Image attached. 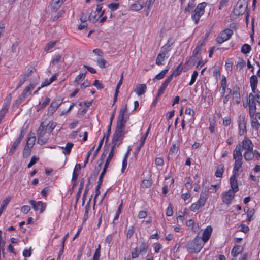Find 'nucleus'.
I'll use <instances>...</instances> for the list:
<instances>
[{
    "mask_svg": "<svg viewBox=\"0 0 260 260\" xmlns=\"http://www.w3.org/2000/svg\"><path fill=\"white\" fill-rule=\"evenodd\" d=\"M200 233L192 240L189 241L186 244V248L187 251L189 253H198L203 247L204 244L200 236Z\"/></svg>",
    "mask_w": 260,
    "mask_h": 260,
    "instance_id": "nucleus-1",
    "label": "nucleus"
},
{
    "mask_svg": "<svg viewBox=\"0 0 260 260\" xmlns=\"http://www.w3.org/2000/svg\"><path fill=\"white\" fill-rule=\"evenodd\" d=\"M125 124L120 123H116V127L115 133L113 136L112 139V146L114 147H118L119 145L122 143L124 136L125 134L124 131Z\"/></svg>",
    "mask_w": 260,
    "mask_h": 260,
    "instance_id": "nucleus-2",
    "label": "nucleus"
},
{
    "mask_svg": "<svg viewBox=\"0 0 260 260\" xmlns=\"http://www.w3.org/2000/svg\"><path fill=\"white\" fill-rule=\"evenodd\" d=\"M208 193L207 191H202L198 200L192 203L190 207V210L192 212H196L203 207L208 199Z\"/></svg>",
    "mask_w": 260,
    "mask_h": 260,
    "instance_id": "nucleus-3",
    "label": "nucleus"
},
{
    "mask_svg": "<svg viewBox=\"0 0 260 260\" xmlns=\"http://www.w3.org/2000/svg\"><path fill=\"white\" fill-rule=\"evenodd\" d=\"M206 5L207 4L205 2L199 4L191 14V18L196 24H198L201 17L204 14Z\"/></svg>",
    "mask_w": 260,
    "mask_h": 260,
    "instance_id": "nucleus-4",
    "label": "nucleus"
},
{
    "mask_svg": "<svg viewBox=\"0 0 260 260\" xmlns=\"http://www.w3.org/2000/svg\"><path fill=\"white\" fill-rule=\"evenodd\" d=\"M36 85L35 84H30L26 86L15 101V105L18 106L22 103L24 101L26 97L30 94L31 91L35 87Z\"/></svg>",
    "mask_w": 260,
    "mask_h": 260,
    "instance_id": "nucleus-5",
    "label": "nucleus"
},
{
    "mask_svg": "<svg viewBox=\"0 0 260 260\" xmlns=\"http://www.w3.org/2000/svg\"><path fill=\"white\" fill-rule=\"evenodd\" d=\"M247 8V5L244 0H239L238 1L233 12L235 15L240 16L244 13Z\"/></svg>",
    "mask_w": 260,
    "mask_h": 260,
    "instance_id": "nucleus-6",
    "label": "nucleus"
},
{
    "mask_svg": "<svg viewBox=\"0 0 260 260\" xmlns=\"http://www.w3.org/2000/svg\"><path fill=\"white\" fill-rule=\"evenodd\" d=\"M233 34V31L232 29L226 28L220 33V36L216 38V42L219 44H222L228 40Z\"/></svg>",
    "mask_w": 260,
    "mask_h": 260,
    "instance_id": "nucleus-7",
    "label": "nucleus"
},
{
    "mask_svg": "<svg viewBox=\"0 0 260 260\" xmlns=\"http://www.w3.org/2000/svg\"><path fill=\"white\" fill-rule=\"evenodd\" d=\"M238 128L239 134L240 136L243 135L246 132V115L244 113H241L238 117Z\"/></svg>",
    "mask_w": 260,
    "mask_h": 260,
    "instance_id": "nucleus-8",
    "label": "nucleus"
},
{
    "mask_svg": "<svg viewBox=\"0 0 260 260\" xmlns=\"http://www.w3.org/2000/svg\"><path fill=\"white\" fill-rule=\"evenodd\" d=\"M249 116L252 117L253 115H255L256 111V104L254 102V95L253 93H250L249 95Z\"/></svg>",
    "mask_w": 260,
    "mask_h": 260,
    "instance_id": "nucleus-9",
    "label": "nucleus"
},
{
    "mask_svg": "<svg viewBox=\"0 0 260 260\" xmlns=\"http://www.w3.org/2000/svg\"><path fill=\"white\" fill-rule=\"evenodd\" d=\"M127 111V105H125L124 108L120 109L117 123L119 122L120 123L125 124L126 122L129 119V116L127 115H125Z\"/></svg>",
    "mask_w": 260,
    "mask_h": 260,
    "instance_id": "nucleus-10",
    "label": "nucleus"
},
{
    "mask_svg": "<svg viewBox=\"0 0 260 260\" xmlns=\"http://www.w3.org/2000/svg\"><path fill=\"white\" fill-rule=\"evenodd\" d=\"M169 50H161L160 52L158 54L156 59V64L160 66L164 64V61L169 57Z\"/></svg>",
    "mask_w": 260,
    "mask_h": 260,
    "instance_id": "nucleus-11",
    "label": "nucleus"
},
{
    "mask_svg": "<svg viewBox=\"0 0 260 260\" xmlns=\"http://www.w3.org/2000/svg\"><path fill=\"white\" fill-rule=\"evenodd\" d=\"M29 203L36 211H40V213L43 212L46 207L45 203L42 201L36 202L35 201L31 200L29 201Z\"/></svg>",
    "mask_w": 260,
    "mask_h": 260,
    "instance_id": "nucleus-12",
    "label": "nucleus"
},
{
    "mask_svg": "<svg viewBox=\"0 0 260 260\" xmlns=\"http://www.w3.org/2000/svg\"><path fill=\"white\" fill-rule=\"evenodd\" d=\"M235 193L232 190L224 192L221 197L222 202L224 204H230L235 197Z\"/></svg>",
    "mask_w": 260,
    "mask_h": 260,
    "instance_id": "nucleus-13",
    "label": "nucleus"
},
{
    "mask_svg": "<svg viewBox=\"0 0 260 260\" xmlns=\"http://www.w3.org/2000/svg\"><path fill=\"white\" fill-rule=\"evenodd\" d=\"M241 144V149L246 151L253 150V144L251 141L247 137H245L242 141Z\"/></svg>",
    "mask_w": 260,
    "mask_h": 260,
    "instance_id": "nucleus-14",
    "label": "nucleus"
},
{
    "mask_svg": "<svg viewBox=\"0 0 260 260\" xmlns=\"http://www.w3.org/2000/svg\"><path fill=\"white\" fill-rule=\"evenodd\" d=\"M24 136V134L23 131H21L20 134L19 135V137L16 139V140L13 144L12 147H11L9 154L11 155H12L14 152L15 151L17 148L20 145L21 141L23 139Z\"/></svg>",
    "mask_w": 260,
    "mask_h": 260,
    "instance_id": "nucleus-15",
    "label": "nucleus"
},
{
    "mask_svg": "<svg viewBox=\"0 0 260 260\" xmlns=\"http://www.w3.org/2000/svg\"><path fill=\"white\" fill-rule=\"evenodd\" d=\"M251 119V126L253 129H258V126H260V112H257L255 115L250 117Z\"/></svg>",
    "mask_w": 260,
    "mask_h": 260,
    "instance_id": "nucleus-16",
    "label": "nucleus"
},
{
    "mask_svg": "<svg viewBox=\"0 0 260 260\" xmlns=\"http://www.w3.org/2000/svg\"><path fill=\"white\" fill-rule=\"evenodd\" d=\"M212 230L213 229L211 226H207L206 228L204 230L202 234V237H201V238L202 240V242L204 243V244L209 239L211 235Z\"/></svg>",
    "mask_w": 260,
    "mask_h": 260,
    "instance_id": "nucleus-17",
    "label": "nucleus"
},
{
    "mask_svg": "<svg viewBox=\"0 0 260 260\" xmlns=\"http://www.w3.org/2000/svg\"><path fill=\"white\" fill-rule=\"evenodd\" d=\"M233 158L235 160H242L241 144H238L236 146L233 151Z\"/></svg>",
    "mask_w": 260,
    "mask_h": 260,
    "instance_id": "nucleus-18",
    "label": "nucleus"
},
{
    "mask_svg": "<svg viewBox=\"0 0 260 260\" xmlns=\"http://www.w3.org/2000/svg\"><path fill=\"white\" fill-rule=\"evenodd\" d=\"M12 97L11 95L9 94L6 98L7 101L5 102L1 110H0V116L4 117L6 113L8 111V107L9 106L10 101L11 100Z\"/></svg>",
    "mask_w": 260,
    "mask_h": 260,
    "instance_id": "nucleus-19",
    "label": "nucleus"
},
{
    "mask_svg": "<svg viewBox=\"0 0 260 260\" xmlns=\"http://www.w3.org/2000/svg\"><path fill=\"white\" fill-rule=\"evenodd\" d=\"M32 73V70H28L25 72L24 74L22 75V78L20 79L19 83L17 85V86L16 88V90H17L27 80V79L31 76Z\"/></svg>",
    "mask_w": 260,
    "mask_h": 260,
    "instance_id": "nucleus-20",
    "label": "nucleus"
},
{
    "mask_svg": "<svg viewBox=\"0 0 260 260\" xmlns=\"http://www.w3.org/2000/svg\"><path fill=\"white\" fill-rule=\"evenodd\" d=\"M66 1V0H52L50 4V8L55 12Z\"/></svg>",
    "mask_w": 260,
    "mask_h": 260,
    "instance_id": "nucleus-21",
    "label": "nucleus"
},
{
    "mask_svg": "<svg viewBox=\"0 0 260 260\" xmlns=\"http://www.w3.org/2000/svg\"><path fill=\"white\" fill-rule=\"evenodd\" d=\"M250 84L251 88L252 91L253 93L257 92L256 90L258 85L257 77L255 75H252L250 78Z\"/></svg>",
    "mask_w": 260,
    "mask_h": 260,
    "instance_id": "nucleus-22",
    "label": "nucleus"
},
{
    "mask_svg": "<svg viewBox=\"0 0 260 260\" xmlns=\"http://www.w3.org/2000/svg\"><path fill=\"white\" fill-rule=\"evenodd\" d=\"M237 176H232L230 178V182L231 185V189L234 193L237 192L239 190L237 184Z\"/></svg>",
    "mask_w": 260,
    "mask_h": 260,
    "instance_id": "nucleus-23",
    "label": "nucleus"
},
{
    "mask_svg": "<svg viewBox=\"0 0 260 260\" xmlns=\"http://www.w3.org/2000/svg\"><path fill=\"white\" fill-rule=\"evenodd\" d=\"M242 160H235L232 176L239 177V171L242 167Z\"/></svg>",
    "mask_w": 260,
    "mask_h": 260,
    "instance_id": "nucleus-24",
    "label": "nucleus"
},
{
    "mask_svg": "<svg viewBox=\"0 0 260 260\" xmlns=\"http://www.w3.org/2000/svg\"><path fill=\"white\" fill-rule=\"evenodd\" d=\"M201 51V49L199 47H196L193 51L192 55L189 58L188 62H195L200 59V54Z\"/></svg>",
    "mask_w": 260,
    "mask_h": 260,
    "instance_id": "nucleus-25",
    "label": "nucleus"
},
{
    "mask_svg": "<svg viewBox=\"0 0 260 260\" xmlns=\"http://www.w3.org/2000/svg\"><path fill=\"white\" fill-rule=\"evenodd\" d=\"M60 105V103H59V102L55 101H52L50 106L49 107L48 109V114H52L53 113H54Z\"/></svg>",
    "mask_w": 260,
    "mask_h": 260,
    "instance_id": "nucleus-26",
    "label": "nucleus"
},
{
    "mask_svg": "<svg viewBox=\"0 0 260 260\" xmlns=\"http://www.w3.org/2000/svg\"><path fill=\"white\" fill-rule=\"evenodd\" d=\"M147 90V86L145 84H139L135 89V92L138 95H141L144 94Z\"/></svg>",
    "mask_w": 260,
    "mask_h": 260,
    "instance_id": "nucleus-27",
    "label": "nucleus"
},
{
    "mask_svg": "<svg viewBox=\"0 0 260 260\" xmlns=\"http://www.w3.org/2000/svg\"><path fill=\"white\" fill-rule=\"evenodd\" d=\"M104 14V10L100 14H98L95 12H92L90 13V15L89 16V19L92 22H96L100 18L102 17Z\"/></svg>",
    "mask_w": 260,
    "mask_h": 260,
    "instance_id": "nucleus-28",
    "label": "nucleus"
},
{
    "mask_svg": "<svg viewBox=\"0 0 260 260\" xmlns=\"http://www.w3.org/2000/svg\"><path fill=\"white\" fill-rule=\"evenodd\" d=\"M149 244L145 242H142L138 248L139 253L141 254H145L147 253V250L149 248Z\"/></svg>",
    "mask_w": 260,
    "mask_h": 260,
    "instance_id": "nucleus-29",
    "label": "nucleus"
},
{
    "mask_svg": "<svg viewBox=\"0 0 260 260\" xmlns=\"http://www.w3.org/2000/svg\"><path fill=\"white\" fill-rule=\"evenodd\" d=\"M171 81L170 80V79H168V78L164 81V82L162 83L158 91L157 95V96L161 95V94H162L164 93L165 89H166L167 86L168 85V84H169V83Z\"/></svg>",
    "mask_w": 260,
    "mask_h": 260,
    "instance_id": "nucleus-30",
    "label": "nucleus"
},
{
    "mask_svg": "<svg viewBox=\"0 0 260 260\" xmlns=\"http://www.w3.org/2000/svg\"><path fill=\"white\" fill-rule=\"evenodd\" d=\"M47 126V123H46L45 122H42L38 128L37 135H48V134L46 133Z\"/></svg>",
    "mask_w": 260,
    "mask_h": 260,
    "instance_id": "nucleus-31",
    "label": "nucleus"
},
{
    "mask_svg": "<svg viewBox=\"0 0 260 260\" xmlns=\"http://www.w3.org/2000/svg\"><path fill=\"white\" fill-rule=\"evenodd\" d=\"M104 176H102L101 175L99 177V181H98V185L96 187V188H95V197H94V204H95V202H96V198L98 197V196L100 194V189L101 187V185H102V182H103V178Z\"/></svg>",
    "mask_w": 260,
    "mask_h": 260,
    "instance_id": "nucleus-32",
    "label": "nucleus"
},
{
    "mask_svg": "<svg viewBox=\"0 0 260 260\" xmlns=\"http://www.w3.org/2000/svg\"><path fill=\"white\" fill-rule=\"evenodd\" d=\"M73 145H74L72 143L68 142L66 144L64 147L60 146H59L58 147L63 150V153L64 154L68 155L70 154Z\"/></svg>",
    "mask_w": 260,
    "mask_h": 260,
    "instance_id": "nucleus-33",
    "label": "nucleus"
},
{
    "mask_svg": "<svg viewBox=\"0 0 260 260\" xmlns=\"http://www.w3.org/2000/svg\"><path fill=\"white\" fill-rule=\"evenodd\" d=\"M97 64L100 68H105L109 66L108 62L104 58H98L96 59Z\"/></svg>",
    "mask_w": 260,
    "mask_h": 260,
    "instance_id": "nucleus-34",
    "label": "nucleus"
},
{
    "mask_svg": "<svg viewBox=\"0 0 260 260\" xmlns=\"http://www.w3.org/2000/svg\"><path fill=\"white\" fill-rule=\"evenodd\" d=\"M61 61H63V58L62 56L60 54H56L52 57L50 64L55 65Z\"/></svg>",
    "mask_w": 260,
    "mask_h": 260,
    "instance_id": "nucleus-35",
    "label": "nucleus"
},
{
    "mask_svg": "<svg viewBox=\"0 0 260 260\" xmlns=\"http://www.w3.org/2000/svg\"><path fill=\"white\" fill-rule=\"evenodd\" d=\"M182 72V69L180 67V65L177 66V67L174 70L173 73L167 78L170 79L172 81L173 77H176L180 75Z\"/></svg>",
    "mask_w": 260,
    "mask_h": 260,
    "instance_id": "nucleus-36",
    "label": "nucleus"
},
{
    "mask_svg": "<svg viewBox=\"0 0 260 260\" xmlns=\"http://www.w3.org/2000/svg\"><path fill=\"white\" fill-rule=\"evenodd\" d=\"M243 156L246 160L249 161L253 159L254 153L253 152V150H248L244 153Z\"/></svg>",
    "mask_w": 260,
    "mask_h": 260,
    "instance_id": "nucleus-37",
    "label": "nucleus"
},
{
    "mask_svg": "<svg viewBox=\"0 0 260 260\" xmlns=\"http://www.w3.org/2000/svg\"><path fill=\"white\" fill-rule=\"evenodd\" d=\"M67 8L66 7H63L60 11H59L57 14L53 17V21H56L60 17H63L67 11Z\"/></svg>",
    "mask_w": 260,
    "mask_h": 260,
    "instance_id": "nucleus-38",
    "label": "nucleus"
},
{
    "mask_svg": "<svg viewBox=\"0 0 260 260\" xmlns=\"http://www.w3.org/2000/svg\"><path fill=\"white\" fill-rule=\"evenodd\" d=\"M57 79L56 75L53 76L51 78L49 79H46L45 81L43 82L41 84V87L47 86L51 84L54 81Z\"/></svg>",
    "mask_w": 260,
    "mask_h": 260,
    "instance_id": "nucleus-39",
    "label": "nucleus"
},
{
    "mask_svg": "<svg viewBox=\"0 0 260 260\" xmlns=\"http://www.w3.org/2000/svg\"><path fill=\"white\" fill-rule=\"evenodd\" d=\"M224 170L222 165H219L216 169L215 175L216 177H221Z\"/></svg>",
    "mask_w": 260,
    "mask_h": 260,
    "instance_id": "nucleus-40",
    "label": "nucleus"
},
{
    "mask_svg": "<svg viewBox=\"0 0 260 260\" xmlns=\"http://www.w3.org/2000/svg\"><path fill=\"white\" fill-rule=\"evenodd\" d=\"M233 95V100L234 103L239 104L240 102V94L239 90L238 89L234 90Z\"/></svg>",
    "mask_w": 260,
    "mask_h": 260,
    "instance_id": "nucleus-41",
    "label": "nucleus"
},
{
    "mask_svg": "<svg viewBox=\"0 0 260 260\" xmlns=\"http://www.w3.org/2000/svg\"><path fill=\"white\" fill-rule=\"evenodd\" d=\"M38 137V143L40 145L45 144L49 139V135H37Z\"/></svg>",
    "mask_w": 260,
    "mask_h": 260,
    "instance_id": "nucleus-42",
    "label": "nucleus"
},
{
    "mask_svg": "<svg viewBox=\"0 0 260 260\" xmlns=\"http://www.w3.org/2000/svg\"><path fill=\"white\" fill-rule=\"evenodd\" d=\"M168 71H169V69H165V70H162L160 72V73H159V74H158L157 75H156L155 78L153 79V81H154L155 80H160V79H162V78H164L165 76L168 73Z\"/></svg>",
    "mask_w": 260,
    "mask_h": 260,
    "instance_id": "nucleus-43",
    "label": "nucleus"
},
{
    "mask_svg": "<svg viewBox=\"0 0 260 260\" xmlns=\"http://www.w3.org/2000/svg\"><path fill=\"white\" fill-rule=\"evenodd\" d=\"M105 137H106V135L105 134L103 138L100 141L98 147L97 148V149H96V150L94 151V152L93 154V155L92 157V160H94L95 159V158L96 157V156H97V155H98V154L103 145L104 139Z\"/></svg>",
    "mask_w": 260,
    "mask_h": 260,
    "instance_id": "nucleus-44",
    "label": "nucleus"
},
{
    "mask_svg": "<svg viewBox=\"0 0 260 260\" xmlns=\"http://www.w3.org/2000/svg\"><path fill=\"white\" fill-rule=\"evenodd\" d=\"M226 88V80L225 78L224 77L221 80V84L220 86V90L221 91V94L222 96H223L225 92V90Z\"/></svg>",
    "mask_w": 260,
    "mask_h": 260,
    "instance_id": "nucleus-45",
    "label": "nucleus"
},
{
    "mask_svg": "<svg viewBox=\"0 0 260 260\" xmlns=\"http://www.w3.org/2000/svg\"><path fill=\"white\" fill-rule=\"evenodd\" d=\"M251 50V46L249 44H245L242 46L241 51L243 54H246L249 53Z\"/></svg>",
    "mask_w": 260,
    "mask_h": 260,
    "instance_id": "nucleus-46",
    "label": "nucleus"
},
{
    "mask_svg": "<svg viewBox=\"0 0 260 260\" xmlns=\"http://www.w3.org/2000/svg\"><path fill=\"white\" fill-rule=\"evenodd\" d=\"M196 5V4L195 3L194 0L189 1V2L188 3L187 6L185 9V12H190L191 10H192L194 8Z\"/></svg>",
    "mask_w": 260,
    "mask_h": 260,
    "instance_id": "nucleus-47",
    "label": "nucleus"
},
{
    "mask_svg": "<svg viewBox=\"0 0 260 260\" xmlns=\"http://www.w3.org/2000/svg\"><path fill=\"white\" fill-rule=\"evenodd\" d=\"M36 138L35 137H30L28 138L25 146L28 148H32L35 144Z\"/></svg>",
    "mask_w": 260,
    "mask_h": 260,
    "instance_id": "nucleus-48",
    "label": "nucleus"
},
{
    "mask_svg": "<svg viewBox=\"0 0 260 260\" xmlns=\"http://www.w3.org/2000/svg\"><path fill=\"white\" fill-rule=\"evenodd\" d=\"M129 153V151H128L126 154L125 155L123 159V160H122V168H121V172L122 173L124 172V170H125L126 167H127V157H128V155Z\"/></svg>",
    "mask_w": 260,
    "mask_h": 260,
    "instance_id": "nucleus-49",
    "label": "nucleus"
},
{
    "mask_svg": "<svg viewBox=\"0 0 260 260\" xmlns=\"http://www.w3.org/2000/svg\"><path fill=\"white\" fill-rule=\"evenodd\" d=\"M245 61L242 58H239L237 63V68L239 70H241L245 66Z\"/></svg>",
    "mask_w": 260,
    "mask_h": 260,
    "instance_id": "nucleus-50",
    "label": "nucleus"
},
{
    "mask_svg": "<svg viewBox=\"0 0 260 260\" xmlns=\"http://www.w3.org/2000/svg\"><path fill=\"white\" fill-rule=\"evenodd\" d=\"M89 12L88 11H83L82 13V15L80 18V20L82 22H85L87 21V19H89Z\"/></svg>",
    "mask_w": 260,
    "mask_h": 260,
    "instance_id": "nucleus-51",
    "label": "nucleus"
},
{
    "mask_svg": "<svg viewBox=\"0 0 260 260\" xmlns=\"http://www.w3.org/2000/svg\"><path fill=\"white\" fill-rule=\"evenodd\" d=\"M141 254L139 253V251L137 247L133 248L131 252L132 258L133 259L137 258L139 257V255Z\"/></svg>",
    "mask_w": 260,
    "mask_h": 260,
    "instance_id": "nucleus-52",
    "label": "nucleus"
},
{
    "mask_svg": "<svg viewBox=\"0 0 260 260\" xmlns=\"http://www.w3.org/2000/svg\"><path fill=\"white\" fill-rule=\"evenodd\" d=\"M152 183L150 180L145 179L142 181L141 186L142 188H147L150 187Z\"/></svg>",
    "mask_w": 260,
    "mask_h": 260,
    "instance_id": "nucleus-53",
    "label": "nucleus"
},
{
    "mask_svg": "<svg viewBox=\"0 0 260 260\" xmlns=\"http://www.w3.org/2000/svg\"><path fill=\"white\" fill-rule=\"evenodd\" d=\"M56 42H50L48 43L47 45L44 48V51L47 52L49 51L50 49L53 48L56 45Z\"/></svg>",
    "mask_w": 260,
    "mask_h": 260,
    "instance_id": "nucleus-54",
    "label": "nucleus"
},
{
    "mask_svg": "<svg viewBox=\"0 0 260 260\" xmlns=\"http://www.w3.org/2000/svg\"><path fill=\"white\" fill-rule=\"evenodd\" d=\"M198 76V72L197 71H194L191 75V80H190V81L189 84V85L190 86H191L194 84V83L195 82V81L197 79Z\"/></svg>",
    "mask_w": 260,
    "mask_h": 260,
    "instance_id": "nucleus-55",
    "label": "nucleus"
},
{
    "mask_svg": "<svg viewBox=\"0 0 260 260\" xmlns=\"http://www.w3.org/2000/svg\"><path fill=\"white\" fill-rule=\"evenodd\" d=\"M142 8V6L139 3L133 4L131 6V9L134 11H139Z\"/></svg>",
    "mask_w": 260,
    "mask_h": 260,
    "instance_id": "nucleus-56",
    "label": "nucleus"
},
{
    "mask_svg": "<svg viewBox=\"0 0 260 260\" xmlns=\"http://www.w3.org/2000/svg\"><path fill=\"white\" fill-rule=\"evenodd\" d=\"M85 77V73H80L76 77L75 80V83L76 84H79L80 83V81L81 79H84Z\"/></svg>",
    "mask_w": 260,
    "mask_h": 260,
    "instance_id": "nucleus-57",
    "label": "nucleus"
},
{
    "mask_svg": "<svg viewBox=\"0 0 260 260\" xmlns=\"http://www.w3.org/2000/svg\"><path fill=\"white\" fill-rule=\"evenodd\" d=\"M11 197H8L6 198L5 199H4L2 202V204L0 208L3 209L4 210L5 209L6 206L9 203L10 201L11 200Z\"/></svg>",
    "mask_w": 260,
    "mask_h": 260,
    "instance_id": "nucleus-58",
    "label": "nucleus"
},
{
    "mask_svg": "<svg viewBox=\"0 0 260 260\" xmlns=\"http://www.w3.org/2000/svg\"><path fill=\"white\" fill-rule=\"evenodd\" d=\"M100 257V245H99L98 248L95 250L93 255L92 260H99Z\"/></svg>",
    "mask_w": 260,
    "mask_h": 260,
    "instance_id": "nucleus-59",
    "label": "nucleus"
},
{
    "mask_svg": "<svg viewBox=\"0 0 260 260\" xmlns=\"http://www.w3.org/2000/svg\"><path fill=\"white\" fill-rule=\"evenodd\" d=\"M50 102V99L49 98L46 97L45 98L44 100L40 103V106L41 108H44L47 105H48L49 102Z\"/></svg>",
    "mask_w": 260,
    "mask_h": 260,
    "instance_id": "nucleus-60",
    "label": "nucleus"
},
{
    "mask_svg": "<svg viewBox=\"0 0 260 260\" xmlns=\"http://www.w3.org/2000/svg\"><path fill=\"white\" fill-rule=\"evenodd\" d=\"M231 123V119L230 117L226 116L223 118V125L224 126H228L230 125Z\"/></svg>",
    "mask_w": 260,
    "mask_h": 260,
    "instance_id": "nucleus-61",
    "label": "nucleus"
},
{
    "mask_svg": "<svg viewBox=\"0 0 260 260\" xmlns=\"http://www.w3.org/2000/svg\"><path fill=\"white\" fill-rule=\"evenodd\" d=\"M240 247L239 246H234L232 250V254L233 256H237L240 253Z\"/></svg>",
    "mask_w": 260,
    "mask_h": 260,
    "instance_id": "nucleus-62",
    "label": "nucleus"
},
{
    "mask_svg": "<svg viewBox=\"0 0 260 260\" xmlns=\"http://www.w3.org/2000/svg\"><path fill=\"white\" fill-rule=\"evenodd\" d=\"M39 160V158L36 156H33L31 157L30 162L27 165V167L28 168L32 167L34 165H35L38 161Z\"/></svg>",
    "mask_w": 260,
    "mask_h": 260,
    "instance_id": "nucleus-63",
    "label": "nucleus"
},
{
    "mask_svg": "<svg viewBox=\"0 0 260 260\" xmlns=\"http://www.w3.org/2000/svg\"><path fill=\"white\" fill-rule=\"evenodd\" d=\"M255 213V211L254 209L250 210L249 212L247 213V221L250 222L253 220V216Z\"/></svg>",
    "mask_w": 260,
    "mask_h": 260,
    "instance_id": "nucleus-64",
    "label": "nucleus"
}]
</instances>
